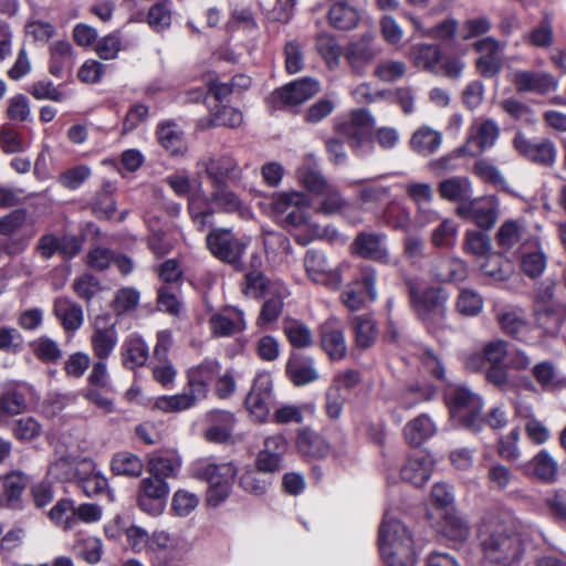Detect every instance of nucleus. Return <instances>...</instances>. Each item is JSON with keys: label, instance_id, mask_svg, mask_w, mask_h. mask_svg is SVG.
Wrapping results in <instances>:
<instances>
[{"label": "nucleus", "instance_id": "61", "mask_svg": "<svg viewBox=\"0 0 566 566\" xmlns=\"http://www.w3.org/2000/svg\"><path fill=\"white\" fill-rule=\"evenodd\" d=\"M75 555L88 564H96L103 555V543L98 537L80 538L74 544Z\"/></svg>", "mask_w": 566, "mask_h": 566}, {"label": "nucleus", "instance_id": "29", "mask_svg": "<svg viewBox=\"0 0 566 566\" xmlns=\"http://www.w3.org/2000/svg\"><path fill=\"white\" fill-rule=\"evenodd\" d=\"M50 53V74L57 78L64 77L74 65L72 44L69 41H57L51 45Z\"/></svg>", "mask_w": 566, "mask_h": 566}, {"label": "nucleus", "instance_id": "14", "mask_svg": "<svg viewBox=\"0 0 566 566\" xmlns=\"http://www.w3.org/2000/svg\"><path fill=\"white\" fill-rule=\"evenodd\" d=\"M304 266L313 282L323 284L332 290L340 287L343 282L340 266H332L319 251L308 250L304 258Z\"/></svg>", "mask_w": 566, "mask_h": 566}, {"label": "nucleus", "instance_id": "16", "mask_svg": "<svg viewBox=\"0 0 566 566\" xmlns=\"http://www.w3.org/2000/svg\"><path fill=\"white\" fill-rule=\"evenodd\" d=\"M273 405L272 380L269 375H260L254 379L245 398V406L253 418L263 422L270 415Z\"/></svg>", "mask_w": 566, "mask_h": 566}, {"label": "nucleus", "instance_id": "23", "mask_svg": "<svg viewBox=\"0 0 566 566\" xmlns=\"http://www.w3.org/2000/svg\"><path fill=\"white\" fill-rule=\"evenodd\" d=\"M221 365L216 359L207 358L187 371V387L200 399L207 397L210 384L220 375Z\"/></svg>", "mask_w": 566, "mask_h": 566}, {"label": "nucleus", "instance_id": "49", "mask_svg": "<svg viewBox=\"0 0 566 566\" xmlns=\"http://www.w3.org/2000/svg\"><path fill=\"white\" fill-rule=\"evenodd\" d=\"M355 343L361 348H369L377 338L376 323L367 315H356L350 321Z\"/></svg>", "mask_w": 566, "mask_h": 566}, {"label": "nucleus", "instance_id": "51", "mask_svg": "<svg viewBox=\"0 0 566 566\" xmlns=\"http://www.w3.org/2000/svg\"><path fill=\"white\" fill-rule=\"evenodd\" d=\"M262 260L258 254H253L250 261V270L244 275V294L252 297H260L268 286V279L259 270Z\"/></svg>", "mask_w": 566, "mask_h": 566}, {"label": "nucleus", "instance_id": "43", "mask_svg": "<svg viewBox=\"0 0 566 566\" xmlns=\"http://www.w3.org/2000/svg\"><path fill=\"white\" fill-rule=\"evenodd\" d=\"M198 400L201 399L186 386L181 394L158 397L155 407L164 412H179L193 407Z\"/></svg>", "mask_w": 566, "mask_h": 566}, {"label": "nucleus", "instance_id": "12", "mask_svg": "<svg viewBox=\"0 0 566 566\" xmlns=\"http://www.w3.org/2000/svg\"><path fill=\"white\" fill-rule=\"evenodd\" d=\"M91 469L88 458L73 455L66 450H56L48 468V476L57 482L75 483L80 474Z\"/></svg>", "mask_w": 566, "mask_h": 566}, {"label": "nucleus", "instance_id": "48", "mask_svg": "<svg viewBox=\"0 0 566 566\" xmlns=\"http://www.w3.org/2000/svg\"><path fill=\"white\" fill-rule=\"evenodd\" d=\"M213 190L210 193V202L222 212L233 213L242 208L240 197L230 188L229 184L222 186H211Z\"/></svg>", "mask_w": 566, "mask_h": 566}, {"label": "nucleus", "instance_id": "28", "mask_svg": "<svg viewBox=\"0 0 566 566\" xmlns=\"http://www.w3.org/2000/svg\"><path fill=\"white\" fill-rule=\"evenodd\" d=\"M298 452L308 460H318L328 455L331 447L328 442L317 432L305 428L296 438Z\"/></svg>", "mask_w": 566, "mask_h": 566}, {"label": "nucleus", "instance_id": "56", "mask_svg": "<svg viewBox=\"0 0 566 566\" xmlns=\"http://www.w3.org/2000/svg\"><path fill=\"white\" fill-rule=\"evenodd\" d=\"M25 396L17 389L10 388L0 395V421L14 417L27 409Z\"/></svg>", "mask_w": 566, "mask_h": 566}, {"label": "nucleus", "instance_id": "46", "mask_svg": "<svg viewBox=\"0 0 566 566\" xmlns=\"http://www.w3.org/2000/svg\"><path fill=\"white\" fill-rule=\"evenodd\" d=\"M157 136L160 145L171 155H179L186 150L184 133L174 123H164L158 126Z\"/></svg>", "mask_w": 566, "mask_h": 566}, {"label": "nucleus", "instance_id": "26", "mask_svg": "<svg viewBox=\"0 0 566 566\" xmlns=\"http://www.w3.org/2000/svg\"><path fill=\"white\" fill-rule=\"evenodd\" d=\"M432 468V458L424 451H417L409 455L407 462L400 470V475L405 482L420 488L430 479Z\"/></svg>", "mask_w": 566, "mask_h": 566}, {"label": "nucleus", "instance_id": "42", "mask_svg": "<svg viewBox=\"0 0 566 566\" xmlns=\"http://www.w3.org/2000/svg\"><path fill=\"white\" fill-rule=\"evenodd\" d=\"M91 469L85 474H80L75 484L82 489L88 497L97 496L105 493L108 489L107 479L96 469L95 462L90 459Z\"/></svg>", "mask_w": 566, "mask_h": 566}, {"label": "nucleus", "instance_id": "20", "mask_svg": "<svg viewBox=\"0 0 566 566\" xmlns=\"http://www.w3.org/2000/svg\"><path fill=\"white\" fill-rule=\"evenodd\" d=\"M378 53L373 34L365 33L358 40L348 43L344 56L353 72L363 74L366 66L375 60Z\"/></svg>", "mask_w": 566, "mask_h": 566}, {"label": "nucleus", "instance_id": "17", "mask_svg": "<svg viewBox=\"0 0 566 566\" xmlns=\"http://www.w3.org/2000/svg\"><path fill=\"white\" fill-rule=\"evenodd\" d=\"M169 494V486L163 479L145 478L140 481L137 496L138 506L151 515L163 511L164 504Z\"/></svg>", "mask_w": 566, "mask_h": 566}, {"label": "nucleus", "instance_id": "37", "mask_svg": "<svg viewBox=\"0 0 566 566\" xmlns=\"http://www.w3.org/2000/svg\"><path fill=\"white\" fill-rule=\"evenodd\" d=\"M409 57L416 67L438 73L441 50L437 44H416L411 46Z\"/></svg>", "mask_w": 566, "mask_h": 566}, {"label": "nucleus", "instance_id": "33", "mask_svg": "<svg viewBox=\"0 0 566 566\" xmlns=\"http://www.w3.org/2000/svg\"><path fill=\"white\" fill-rule=\"evenodd\" d=\"M300 182L312 193L323 195L328 189V181L318 166L308 157L296 171Z\"/></svg>", "mask_w": 566, "mask_h": 566}, {"label": "nucleus", "instance_id": "40", "mask_svg": "<svg viewBox=\"0 0 566 566\" xmlns=\"http://www.w3.org/2000/svg\"><path fill=\"white\" fill-rule=\"evenodd\" d=\"M532 469L533 474L545 483H553L557 479L558 464L554 458L546 451H539L528 464L525 465V472Z\"/></svg>", "mask_w": 566, "mask_h": 566}, {"label": "nucleus", "instance_id": "4", "mask_svg": "<svg viewBox=\"0 0 566 566\" xmlns=\"http://www.w3.org/2000/svg\"><path fill=\"white\" fill-rule=\"evenodd\" d=\"M378 546L384 560L416 556L408 528L398 520L385 515L378 532Z\"/></svg>", "mask_w": 566, "mask_h": 566}, {"label": "nucleus", "instance_id": "41", "mask_svg": "<svg viewBox=\"0 0 566 566\" xmlns=\"http://www.w3.org/2000/svg\"><path fill=\"white\" fill-rule=\"evenodd\" d=\"M432 275L438 282L463 281L467 276V266L459 259L441 258L433 265Z\"/></svg>", "mask_w": 566, "mask_h": 566}, {"label": "nucleus", "instance_id": "25", "mask_svg": "<svg viewBox=\"0 0 566 566\" xmlns=\"http://www.w3.org/2000/svg\"><path fill=\"white\" fill-rule=\"evenodd\" d=\"M536 325L548 336L558 335L562 326L566 324V301H556L551 304L538 305L535 308Z\"/></svg>", "mask_w": 566, "mask_h": 566}, {"label": "nucleus", "instance_id": "31", "mask_svg": "<svg viewBox=\"0 0 566 566\" xmlns=\"http://www.w3.org/2000/svg\"><path fill=\"white\" fill-rule=\"evenodd\" d=\"M211 328L217 336H230L245 328L243 312L230 308L210 318Z\"/></svg>", "mask_w": 566, "mask_h": 566}, {"label": "nucleus", "instance_id": "21", "mask_svg": "<svg viewBox=\"0 0 566 566\" xmlns=\"http://www.w3.org/2000/svg\"><path fill=\"white\" fill-rule=\"evenodd\" d=\"M287 379L296 387H303L319 379L316 361L312 356L292 353L285 365Z\"/></svg>", "mask_w": 566, "mask_h": 566}, {"label": "nucleus", "instance_id": "6", "mask_svg": "<svg viewBox=\"0 0 566 566\" xmlns=\"http://www.w3.org/2000/svg\"><path fill=\"white\" fill-rule=\"evenodd\" d=\"M207 248L219 261L242 270V256L248 242L235 237L230 229H212L206 238Z\"/></svg>", "mask_w": 566, "mask_h": 566}, {"label": "nucleus", "instance_id": "36", "mask_svg": "<svg viewBox=\"0 0 566 566\" xmlns=\"http://www.w3.org/2000/svg\"><path fill=\"white\" fill-rule=\"evenodd\" d=\"M360 20L359 11L346 1H336L328 11L329 24L338 30H352Z\"/></svg>", "mask_w": 566, "mask_h": 566}, {"label": "nucleus", "instance_id": "57", "mask_svg": "<svg viewBox=\"0 0 566 566\" xmlns=\"http://www.w3.org/2000/svg\"><path fill=\"white\" fill-rule=\"evenodd\" d=\"M382 218L384 222L394 230H400L405 233L410 232L411 214L406 207L390 202L384 210Z\"/></svg>", "mask_w": 566, "mask_h": 566}, {"label": "nucleus", "instance_id": "30", "mask_svg": "<svg viewBox=\"0 0 566 566\" xmlns=\"http://www.w3.org/2000/svg\"><path fill=\"white\" fill-rule=\"evenodd\" d=\"M437 432V427L431 418L422 413L407 422L403 436L410 447L419 448Z\"/></svg>", "mask_w": 566, "mask_h": 566}, {"label": "nucleus", "instance_id": "34", "mask_svg": "<svg viewBox=\"0 0 566 566\" xmlns=\"http://www.w3.org/2000/svg\"><path fill=\"white\" fill-rule=\"evenodd\" d=\"M441 198L453 202H469L472 196L471 181L467 177H451L442 180L438 187Z\"/></svg>", "mask_w": 566, "mask_h": 566}, {"label": "nucleus", "instance_id": "32", "mask_svg": "<svg viewBox=\"0 0 566 566\" xmlns=\"http://www.w3.org/2000/svg\"><path fill=\"white\" fill-rule=\"evenodd\" d=\"M54 313L65 331H77L84 322L82 306L67 297H59L54 302Z\"/></svg>", "mask_w": 566, "mask_h": 566}, {"label": "nucleus", "instance_id": "2", "mask_svg": "<svg viewBox=\"0 0 566 566\" xmlns=\"http://www.w3.org/2000/svg\"><path fill=\"white\" fill-rule=\"evenodd\" d=\"M480 541L485 559L492 564L516 566L525 555L522 535L503 522H484L480 528Z\"/></svg>", "mask_w": 566, "mask_h": 566}, {"label": "nucleus", "instance_id": "44", "mask_svg": "<svg viewBox=\"0 0 566 566\" xmlns=\"http://www.w3.org/2000/svg\"><path fill=\"white\" fill-rule=\"evenodd\" d=\"M210 202V197H193L189 200L188 211L190 218L198 231H205L212 226L214 209Z\"/></svg>", "mask_w": 566, "mask_h": 566}, {"label": "nucleus", "instance_id": "38", "mask_svg": "<svg viewBox=\"0 0 566 566\" xmlns=\"http://www.w3.org/2000/svg\"><path fill=\"white\" fill-rule=\"evenodd\" d=\"M440 532L448 539L461 543L468 538L470 527L468 522L458 512L454 510H446L442 516Z\"/></svg>", "mask_w": 566, "mask_h": 566}, {"label": "nucleus", "instance_id": "62", "mask_svg": "<svg viewBox=\"0 0 566 566\" xmlns=\"http://www.w3.org/2000/svg\"><path fill=\"white\" fill-rule=\"evenodd\" d=\"M263 472L253 470L245 471L239 480V484L245 492L255 496H262L266 493L268 489L272 485L271 476H262Z\"/></svg>", "mask_w": 566, "mask_h": 566}, {"label": "nucleus", "instance_id": "3", "mask_svg": "<svg viewBox=\"0 0 566 566\" xmlns=\"http://www.w3.org/2000/svg\"><path fill=\"white\" fill-rule=\"evenodd\" d=\"M237 473L238 469L232 462L217 464L199 461L192 475L209 484L206 501L208 505L216 507L229 497Z\"/></svg>", "mask_w": 566, "mask_h": 566}, {"label": "nucleus", "instance_id": "8", "mask_svg": "<svg viewBox=\"0 0 566 566\" xmlns=\"http://www.w3.org/2000/svg\"><path fill=\"white\" fill-rule=\"evenodd\" d=\"M375 119L371 114L364 108L354 109L348 119L336 125V132L344 137L349 146L360 151L364 148L373 149L371 129Z\"/></svg>", "mask_w": 566, "mask_h": 566}, {"label": "nucleus", "instance_id": "39", "mask_svg": "<svg viewBox=\"0 0 566 566\" xmlns=\"http://www.w3.org/2000/svg\"><path fill=\"white\" fill-rule=\"evenodd\" d=\"M148 356V346L140 337H129L122 346L123 365L128 369L144 366Z\"/></svg>", "mask_w": 566, "mask_h": 566}, {"label": "nucleus", "instance_id": "47", "mask_svg": "<svg viewBox=\"0 0 566 566\" xmlns=\"http://www.w3.org/2000/svg\"><path fill=\"white\" fill-rule=\"evenodd\" d=\"M171 0H158L149 8L146 22L155 32H163L170 28L172 21Z\"/></svg>", "mask_w": 566, "mask_h": 566}, {"label": "nucleus", "instance_id": "45", "mask_svg": "<svg viewBox=\"0 0 566 566\" xmlns=\"http://www.w3.org/2000/svg\"><path fill=\"white\" fill-rule=\"evenodd\" d=\"M503 332L517 340H526L530 334V324L521 312H504L497 316Z\"/></svg>", "mask_w": 566, "mask_h": 566}, {"label": "nucleus", "instance_id": "50", "mask_svg": "<svg viewBox=\"0 0 566 566\" xmlns=\"http://www.w3.org/2000/svg\"><path fill=\"white\" fill-rule=\"evenodd\" d=\"M441 142L442 135L439 132L423 126L413 133L410 146L415 151L427 156L434 153L441 145Z\"/></svg>", "mask_w": 566, "mask_h": 566}, {"label": "nucleus", "instance_id": "52", "mask_svg": "<svg viewBox=\"0 0 566 566\" xmlns=\"http://www.w3.org/2000/svg\"><path fill=\"white\" fill-rule=\"evenodd\" d=\"M144 469L143 461L129 452L116 453L111 461V470L115 475L138 478Z\"/></svg>", "mask_w": 566, "mask_h": 566}, {"label": "nucleus", "instance_id": "58", "mask_svg": "<svg viewBox=\"0 0 566 566\" xmlns=\"http://www.w3.org/2000/svg\"><path fill=\"white\" fill-rule=\"evenodd\" d=\"M139 292L134 287H122L115 292L111 307L117 316L135 311L139 305Z\"/></svg>", "mask_w": 566, "mask_h": 566}, {"label": "nucleus", "instance_id": "60", "mask_svg": "<svg viewBox=\"0 0 566 566\" xmlns=\"http://www.w3.org/2000/svg\"><path fill=\"white\" fill-rule=\"evenodd\" d=\"M283 332L294 348H307L313 344L312 331L300 321L286 322Z\"/></svg>", "mask_w": 566, "mask_h": 566}, {"label": "nucleus", "instance_id": "22", "mask_svg": "<svg viewBox=\"0 0 566 566\" xmlns=\"http://www.w3.org/2000/svg\"><path fill=\"white\" fill-rule=\"evenodd\" d=\"M513 83L518 93H535L545 95L557 88V80L544 71H524L514 73Z\"/></svg>", "mask_w": 566, "mask_h": 566}, {"label": "nucleus", "instance_id": "53", "mask_svg": "<svg viewBox=\"0 0 566 566\" xmlns=\"http://www.w3.org/2000/svg\"><path fill=\"white\" fill-rule=\"evenodd\" d=\"M315 48L329 69H334L339 65L343 49L334 35L319 33L315 40Z\"/></svg>", "mask_w": 566, "mask_h": 566}, {"label": "nucleus", "instance_id": "59", "mask_svg": "<svg viewBox=\"0 0 566 566\" xmlns=\"http://www.w3.org/2000/svg\"><path fill=\"white\" fill-rule=\"evenodd\" d=\"M30 347L38 359L46 364H54L62 358V350L57 343L48 336L34 339Z\"/></svg>", "mask_w": 566, "mask_h": 566}, {"label": "nucleus", "instance_id": "27", "mask_svg": "<svg viewBox=\"0 0 566 566\" xmlns=\"http://www.w3.org/2000/svg\"><path fill=\"white\" fill-rule=\"evenodd\" d=\"M531 373L543 391H556L566 387V377L560 373L553 360H542L534 364Z\"/></svg>", "mask_w": 566, "mask_h": 566}, {"label": "nucleus", "instance_id": "11", "mask_svg": "<svg viewBox=\"0 0 566 566\" xmlns=\"http://www.w3.org/2000/svg\"><path fill=\"white\" fill-rule=\"evenodd\" d=\"M512 143L514 149L533 164L553 167L556 163L557 148L548 138L531 140L523 133L517 132Z\"/></svg>", "mask_w": 566, "mask_h": 566}, {"label": "nucleus", "instance_id": "9", "mask_svg": "<svg viewBox=\"0 0 566 566\" xmlns=\"http://www.w3.org/2000/svg\"><path fill=\"white\" fill-rule=\"evenodd\" d=\"M500 136V127L492 118L478 119L471 127L467 143L458 147L455 156H478L493 147Z\"/></svg>", "mask_w": 566, "mask_h": 566}, {"label": "nucleus", "instance_id": "7", "mask_svg": "<svg viewBox=\"0 0 566 566\" xmlns=\"http://www.w3.org/2000/svg\"><path fill=\"white\" fill-rule=\"evenodd\" d=\"M211 186H222L229 184L239 186L243 180V168L239 160L231 154H213L202 157L198 161Z\"/></svg>", "mask_w": 566, "mask_h": 566}, {"label": "nucleus", "instance_id": "35", "mask_svg": "<svg viewBox=\"0 0 566 566\" xmlns=\"http://www.w3.org/2000/svg\"><path fill=\"white\" fill-rule=\"evenodd\" d=\"M118 340L117 331L114 325L99 327L95 325L91 336V346L95 357L99 360L107 359L115 349Z\"/></svg>", "mask_w": 566, "mask_h": 566}, {"label": "nucleus", "instance_id": "10", "mask_svg": "<svg viewBox=\"0 0 566 566\" xmlns=\"http://www.w3.org/2000/svg\"><path fill=\"white\" fill-rule=\"evenodd\" d=\"M318 92V81L303 77L275 90L272 93V101L277 108H293L305 103Z\"/></svg>", "mask_w": 566, "mask_h": 566}, {"label": "nucleus", "instance_id": "55", "mask_svg": "<svg viewBox=\"0 0 566 566\" xmlns=\"http://www.w3.org/2000/svg\"><path fill=\"white\" fill-rule=\"evenodd\" d=\"M112 182H105L91 203L92 212L99 219H111L116 211Z\"/></svg>", "mask_w": 566, "mask_h": 566}, {"label": "nucleus", "instance_id": "63", "mask_svg": "<svg viewBox=\"0 0 566 566\" xmlns=\"http://www.w3.org/2000/svg\"><path fill=\"white\" fill-rule=\"evenodd\" d=\"M524 41L538 49H547L553 44L554 31L551 20L546 17L538 25L524 35Z\"/></svg>", "mask_w": 566, "mask_h": 566}, {"label": "nucleus", "instance_id": "1", "mask_svg": "<svg viewBox=\"0 0 566 566\" xmlns=\"http://www.w3.org/2000/svg\"><path fill=\"white\" fill-rule=\"evenodd\" d=\"M402 282L411 308L424 328L430 334H437L448 328L447 302L449 295L446 290L433 285L422 289V280L418 276L405 275Z\"/></svg>", "mask_w": 566, "mask_h": 566}, {"label": "nucleus", "instance_id": "18", "mask_svg": "<svg viewBox=\"0 0 566 566\" xmlns=\"http://www.w3.org/2000/svg\"><path fill=\"white\" fill-rule=\"evenodd\" d=\"M457 213L462 219L474 222L479 228L490 230L497 220V203L493 199H471L460 203Z\"/></svg>", "mask_w": 566, "mask_h": 566}, {"label": "nucleus", "instance_id": "5", "mask_svg": "<svg viewBox=\"0 0 566 566\" xmlns=\"http://www.w3.org/2000/svg\"><path fill=\"white\" fill-rule=\"evenodd\" d=\"M451 416L461 426L472 432H479L483 428L484 419L481 416L482 400L465 387L451 389L447 395Z\"/></svg>", "mask_w": 566, "mask_h": 566}, {"label": "nucleus", "instance_id": "24", "mask_svg": "<svg viewBox=\"0 0 566 566\" xmlns=\"http://www.w3.org/2000/svg\"><path fill=\"white\" fill-rule=\"evenodd\" d=\"M206 429L203 437L213 443L228 442L235 426V417L228 410H211L206 415Z\"/></svg>", "mask_w": 566, "mask_h": 566}, {"label": "nucleus", "instance_id": "64", "mask_svg": "<svg viewBox=\"0 0 566 566\" xmlns=\"http://www.w3.org/2000/svg\"><path fill=\"white\" fill-rule=\"evenodd\" d=\"M514 480L515 475L509 467L500 462H493L488 467L486 481L490 489L504 491Z\"/></svg>", "mask_w": 566, "mask_h": 566}, {"label": "nucleus", "instance_id": "19", "mask_svg": "<svg viewBox=\"0 0 566 566\" xmlns=\"http://www.w3.org/2000/svg\"><path fill=\"white\" fill-rule=\"evenodd\" d=\"M322 349L332 360H340L347 355V344L342 325L336 318H328L318 328Z\"/></svg>", "mask_w": 566, "mask_h": 566}, {"label": "nucleus", "instance_id": "54", "mask_svg": "<svg viewBox=\"0 0 566 566\" xmlns=\"http://www.w3.org/2000/svg\"><path fill=\"white\" fill-rule=\"evenodd\" d=\"M28 479L21 472L8 473L3 479V493L7 504L11 509H19L21 495L27 488Z\"/></svg>", "mask_w": 566, "mask_h": 566}, {"label": "nucleus", "instance_id": "13", "mask_svg": "<svg viewBox=\"0 0 566 566\" xmlns=\"http://www.w3.org/2000/svg\"><path fill=\"white\" fill-rule=\"evenodd\" d=\"M387 235L381 232L361 231L350 245L352 253L388 265L391 263V256L385 243Z\"/></svg>", "mask_w": 566, "mask_h": 566}, {"label": "nucleus", "instance_id": "15", "mask_svg": "<svg viewBox=\"0 0 566 566\" xmlns=\"http://www.w3.org/2000/svg\"><path fill=\"white\" fill-rule=\"evenodd\" d=\"M480 56L475 61V66L481 76L491 78L496 76L503 67L504 44L492 36H486L473 44Z\"/></svg>", "mask_w": 566, "mask_h": 566}]
</instances>
